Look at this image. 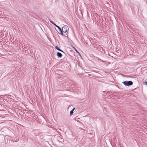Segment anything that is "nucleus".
<instances>
[{
  "instance_id": "f257e3e1",
  "label": "nucleus",
  "mask_w": 147,
  "mask_h": 147,
  "mask_svg": "<svg viewBox=\"0 0 147 147\" xmlns=\"http://www.w3.org/2000/svg\"><path fill=\"white\" fill-rule=\"evenodd\" d=\"M69 30L68 27L67 26L65 25L63 26L61 29V31L63 33V32L66 33Z\"/></svg>"
},
{
  "instance_id": "f03ea898",
  "label": "nucleus",
  "mask_w": 147,
  "mask_h": 147,
  "mask_svg": "<svg viewBox=\"0 0 147 147\" xmlns=\"http://www.w3.org/2000/svg\"><path fill=\"white\" fill-rule=\"evenodd\" d=\"M50 22L52 23L55 26V27H57L58 29H59V31L60 32V33L59 32V33L60 34H61L62 35H63V34L62 31H61V28L58 26L56 25L52 21L50 20Z\"/></svg>"
},
{
  "instance_id": "7ed1b4c3",
  "label": "nucleus",
  "mask_w": 147,
  "mask_h": 147,
  "mask_svg": "<svg viewBox=\"0 0 147 147\" xmlns=\"http://www.w3.org/2000/svg\"><path fill=\"white\" fill-rule=\"evenodd\" d=\"M123 83L125 86H129L132 85L133 82L131 81H125L123 82Z\"/></svg>"
},
{
  "instance_id": "20e7f679",
  "label": "nucleus",
  "mask_w": 147,
  "mask_h": 147,
  "mask_svg": "<svg viewBox=\"0 0 147 147\" xmlns=\"http://www.w3.org/2000/svg\"><path fill=\"white\" fill-rule=\"evenodd\" d=\"M57 55L60 58L62 56V54L59 52H57Z\"/></svg>"
},
{
  "instance_id": "39448f33",
  "label": "nucleus",
  "mask_w": 147,
  "mask_h": 147,
  "mask_svg": "<svg viewBox=\"0 0 147 147\" xmlns=\"http://www.w3.org/2000/svg\"><path fill=\"white\" fill-rule=\"evenodd\" d=\"M55 48L57 50L63 52L64 53H65L63 51L60 49L57 46H56Z\"/></svg>"
},
{
  "instance_id": "423d86ee",
  "label": "nucleus",
  "mask_w": 147,
  "mask_h": 147,
  "mask_svg": "<svg viewBox=\"0 0 147 147\" xmlns=\"http://www.w3.org/2000/svg\"><path fill=\"white\" fill-rule=\"evenodd\" d=\"M75 108H73L70 111V115H72L73 113H74V110L75 109Z\"/></svg>"
},
{
  "instance_id": "0eeeda50",
  "label": "nucleus",
  "mask_w": 147,
  "mask_h": 147,
  "mask_svg": "<svg viewBox=\"0 0 147 147\" xmlns=\"http://www.w3.org/2000/svg\"><path fill=\"white\" fill-rule=\"evenodd\" d=\"M145 83L147 85V81L145 82Z\"/></svg>"
},
{
  "instance_id": "6e6552de",
  "label": "nucleus",
  "mask_w": 147,
  "mask_h": 147,
  "mask_svg": "<svg viewBox=\"0 0 147 147\" xmlns=\"http://www.w3.org/2000/svg\"><path fill=\"white\" fill-rule=\"evenodd\" d=\"M75 50L80 55V54L76 50V49H75Z\"/></svg>"
},
{
  "instance_id": "1a4fd4ad",
  "label": "nucleus",
  "mask_w": 147,
  "mask_h": 147,
  "mask_svg": "<svg viewBox=\"0 0 147 147\" xmlns=\"http://www.w3.org/2000/svg\"><path fill=\"white\" fill-rule=\"evenodd\" d=\"M75 50L80 55V54L76 50V49H75Z\"/></svg>"
},
{
  "instance_id": "9d476101",
  "label": "nucleus",
  "mask_w": 147,
  "mask_h": 147,
  "mask_svg": "<svg viewBox=\"0 0 147 147\" xmlns=\"http://www.w3.org/2000/svg\"><path fill=\"white\" fill-rule=\"evenodd\" d=\"M91 75L90 74H88V76H91Z\"/></svg>"
},
{
  "instance_id": "9b49d317",
  "label": "nucleus",
  "mask_w": 147,
  "mask_h": 147,
  "mask_svg": "<svg viewBox=\"0 0 147 147\" xmlns=\"http://www.w3.org/2000/svg\"><path fill=\"white\" fill-rule=\"evenodd\" d=\"M84 71H85V70H86V71H88V70H87V69H85V70H84Z\"/></svg>"
},
{
  "instance_id": "f8f14e48",
  "label": "nucleus",
  "mask_w": 147,
  "mask_h": 147,
  "mask_svg": "<svg viewBox=\"0 0 147 147\" xmlns=\"http://www.w3.org/2000/svg\"><path fill=\"white\" fill-rule=\"evenodd\" d=\"M2 96V95H1V96Z\"/></svg>"
}]
</instances>
